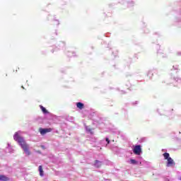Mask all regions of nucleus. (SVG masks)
<instances>
[{"label": "nucleus", "mask_w": 181, "mask_h": 181, "mask_svg": "<svg viewBox=\"0 0 181 181\" xmlns=\"http://www.w3.org/2000/svg\"><path fill=\"white\" fill-rule=\"evenodd\" d=\"M40 133L41 134V135H46V134H47L48 132H52V131H53V129L52 128H48V129H42L40 128L39 129Z\"/></svg>", "instance_id": "obj_4"}, {"label": "nucleus", "mask_w": 181, "mask_h": 181, "mask_svg": "<svg viewBox=\"0 0 181 181\" xmlns=\"http://www.w3.org/2000/svg\"><path fill=\"white\" fill-rule=\"evenodd\" d=\"M13 139L18 142L23 151L25 152L27 156H30V151H29V144H26V141L23 137L21 136L18 132H16L13 136Z\"/></svg>", "instance_id": "obj_1"}, {"label": "nucleus", "mask_w": 181, "mask_h": 181, "mask_svg": "<svg viewBox=\"0 0 181 181\" xmlns=\"http://www.w3.org/2000/svg\"><path fill=\"white\" fill-rule=\"evenodd\" d=\"M102 165H103V163L100 160H95L94 166L95 168H101Z\"/></svg>", "instance_id": "obj_5"}, {"label": "nucleus", "mask_w": 181, "mask_h": 181, "mask_svg": "<svg viewBox=\"0 0 181 181\" xmlns=\"http://www.w3.org/2000/svg\"><path fill=\"white\" fill-rule=\"evenodd\" d=\"M22 87V88L23 89V90H25V87H23V86H21Z\"/></svg>", "instance_id": "obj_14"}, {"label": "nucleus", "mask_w": 181, "mask_h": 181, "mask_svg": "<svg viewBox=\"0 0 181 181\" xmlns=\"http://www.w3.org/2000/svg\"><path fill=\"white\" fill-rule=\"evenodd\" d=\"M42 149H46V147L45 146H41Z\"/></svg>", "instance_id": "obj_13"}, {"label": "nucleus", "mask_w": 181, "mask_h": 181, "mask_svg": "<svg viewBox=\"0 0 181 181\" xmlns=\"http://www.w3.org/2000/svg\"><path fill=\"white\" fill-rule=\"evenodd\" d=\"M76 107L79 110H83V108H84V104L78 102V103H76Z\"/></svg>", "instance_id": "obj_7"}, {"label": "nucleus", "mask_w": 181, "mask_h": 181, "mask_svg": "<svg viewBox=\"0 0 181 181\" xmlns=\"http://www.w3.org/2000/svg\"><path fill=\"white\" fill-rule=\"evenodd\" d=\"M38 169L40 172V176H43V167L42 165H40Z\"/></svg>", "instance_id": "obj_9"}, {"label": "nucleus", "mask_w": 181, "mask_h": 181, "mask_svg": "<svg viewBox=\"0 0 181 181\" xmlns=\"http://www.w3.org/2000/svg\"><path fill=\"white\" fill-rule=\"evenodd\" d=\"M130 163L132 165H138V161H136V160L131 159Z\"/></svg>", "instance_id": "obj_10"}, {"label": "nucleus", "mask_w": 181, "mask_h": 181, "mask_svg": "<svg viewBox=\"0 0 181 181\" xmlns=\"http://www.w3.org/2000/svg\"><path fill=\"white\" fill-rule=\"evenodd\" d=\"M0 180L9 181V177H6V175H0Z\"/></svg>", "instance_id": "obj_6"}, {"label": "nucleus", "mask_w": 181, "mask_h": 181, "mask_svg": "<svg viewBox=\"0 0 181 181\" xmlns=\"http://www.w3.org/2000/svg\"><path fill=\"white\" fill-rule=\"evenodd\" d=\"M148 76H149V77H150V78H152V77H153V73H152V72H148Z\"/></svg>", "instance_id": "obj_11"}, {"label": "nucleus", "mask_w": 181, "mask_h": 181, "mask_svg": "<svg viewBox=\"0 0 181 181\" xmlns=\"http://www.w3.org/2000/svg\"><path fill=\"white\" fill-rule=\"evenodd\" d=\"M133 152L135 155H141L142 153V148H141V145L135 146Z\"/></svg>", "instance_id": "obj_3"}, {"label": "nucleus", "mask_w": 181, "mask_h": 181, "mask_svg": "<svg viewBox=\"0 0 181 181\" xmlns=\"http://www.w3.org/2000/svg\"><path fill=\"white\" fill-rule=\"evenodd\" d=\"M40 107L41 111H42L43 114H49V112L45 108V107H43L42 105H40Z\"/></svg>", "instance_id": "obj_8"}, {"label": "nucleus", "mask_w": 181, "mask_h": 181, "mask_svg": "<svg viewBox=\"0 0 181 181\" xmlns=\"http://www.w3.org/2000/svg\"><path fill=\"white\" fill-rule=\"evenodd\" d=\"M106 141L107 142V144H110V139L108 138H106Z\"/></svg>", "instance_id": "obj_12"}, {"label": "nucleus", "mask_w": 181, "mask_h": 181, "mask_svg": "<svg viewBox=\"0 0 181 181\" xmlns=\"http://www.w3.org/2000/svg\"><path fill=\"white\" fill-rule=\"evenodd\" d=\"M163 156H164V159L167 160V166L168 168L170 166H175L176 165L173 159L170 158V155L169 154V153H164L163 154Z\"/></svg>", "instance_id": "obj_2"}]
</instances>
